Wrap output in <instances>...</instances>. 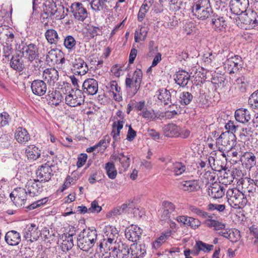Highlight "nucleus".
Instances as JSON below:
<instances>
[{
    "mask_svg": "<svg viewBox=\"0 0 258 258\" xmlns=\"http://www.w3.org/2000/svg\"><path fill=\"white\" fill-rule=\"evenodd\" d=\"M97 237L94 227H89L80 232L77 237V245L82 250L88 251L95 245Z\"/></svg>",
    "mask_w": 258,
    "mask_h": 258,
    "instance_id": "obj_1",
    "label": "nucleus"
},
{
    "mask_svg": "<svg viewBox=\"0 0 258 258\" xmlns=\"http://www.w3.org/2000/svg\"><path fill=\"white\" fill-rule=\"evenodd\" d=\"M226 198L229 205L235 209H240L247 203L244 194L236 188L228 189L226 192Z\"/></svg>",
    "mask_w": 258,
    "mask_h": 258,
    "instance_id": "obj_2",
    "label": "nucleus"
},
{
    "mask_svg": "<svg viewBox=\"0 0 258 258\" xmlns=\"http://www.w3.org/2000/svg\"><path fill=\"white\" fill-rule=\"evenodd\" d=\"M189 210L199 217L206 219L204 224L208 227H214L215 230H223L225 228V224L218 221L212 219L213 216L212 214L205 212L196 206H190Z\"/></svg>",
    "mask_w": 258,
    "mask_h": 258,
    "instance_id": "obj_3",
    "label": "nucleus"
},
{
    "mask_svg": "<svg viewBox=\"0 0 258 258\" xmlns=\"http://www.w3.org/2000/svg\"><path fill=\"white\" fill-rule=\"evenodd\" d=\"M236 137L233 132H225L222 133L216 139L217 146H219V150H231L236 145Z\"/></svg>",
    "mask_w": 258,
    "mask_h": 258,
    "instance_id": "obj_4",
    "label": "nucleus"
},
{
    "mask_svg": "<svg viewBox=\"0 0 258 258\" xmlns=\"http://www.w3.org/2000/svg\"><path fill=\"white\" fill-rule=\"evenodd\" d=\"M43 11L54 17L56 20H61L64 18V7L53 0H47L43 4Z\"/></svg>",
    "mask_w": 258,
    "mask_h": 258,
    "instance_id": "obj_5",
    "label": "nucleus"
},
{
    "mask_svg": "<svg viewBox=\"0 0 258 258\" xmlns=\"http://www.w3.org/2000/svg\"><path fill=\"white\" fill-rule=\"evenodd\" d=\"M66 103L71 107L80 106L84 103L85 96L81 90L76 88L75 90L72 89L69 94L65 97Z\"/></svg>",
    "mask_w": 258,
    "mask_h": 258,
    "instance_id": "obj_6",
    "label": "nucleus"
},
{
    "mask_svg": "<svg viewBox=\"0 0 258 258\" xmlns=\"http://www.w3.org/2000/svg\"><path fill=\"white\" fill-rule=\"evenodd\" d=\"M21 52L24 56H27L28 60L32 62L39 57L38 47L37 45L28 42H22Z\"/></svg>",
    "mask_w": 258,
    "mask_h": 258,
    "instance_id": "obj_7",
    "label": "nucleus"
},
{
    "mask_svg": "<svg viewBox=\"0 0 258 258\" xmlns=\"http://www.w3.org/2000/svg\"><path fill=\"white\" fill-rule=\"evenodd\" d=\"M257 17V13L251 10H246L244 13H241L237 16L235 20L238 26L242 27V24L250 25L256 24Z\"/></svg>",
    "mask_w": 258,
    "mask_h": 258,
    "instance_id": "obj_8",
    "label": "nucleus"
},
{
    "mask_svg": "<svg viewBox=\"0 0 258 258\" xmlns=\"http://www.w3.org/2000/svg\"><path fill=\"white\" fill-rule=\"evenodd\" d=\"M128 77H126L125 79V86L131 87V84H134L135 90L134 91L133 95H135L141 87V83L142 80L143 73L140 69H137L134 73V76L131 79L130 75H127Z\"/></svg>",
    "mask_w": 258,
    "mask_h": 258,
    "instance_id": "obj_9",
    "label": "nucleus"
},
{
    "mask_svg": "<svg viewBox=\"0 0 258 258\" xmlns=\"http://www.w3.org/2000/svg\"><path fill=\"white\" fill-rule=\"evenodd\" d=\"M25 187L28 195L31 197L39 195L43 190V186L38 179L28 180Z\"/></svg>",
    "mask_w": 258,
    "mask_h": 258,
    "instance_id": "obj_10",
    "label": "nucleus"
},
{
    "mask_svg": "<svg viewBox=\"0 0 258 258\" xmlns=\"http://www.w3.org/2000/svg\"><path fill=\"white\" fill-rule=\"evenodd\" d=\"M249 6V0H231L230 10L232 12L238 16L246 12Z\"/></svg>",
    "mask_w": 258,
    "mask_h": 258,
    "instance_id": "obj_11",
    "label": "nucleus"
},
{
    "mask_svg": "<svg viewBox=\"0 0 258 258\" xmlns=\"http://www.w3.org/2000/svg\"><path fill=\"white\" fill-rule=\"evenodd\" d=\"M98 90V82L93 78L86 79L82 84L83 94H86L88 95H95Z\"/></svg>",
    "mask_w": 258,
    "mask_h": 258,
    "instance_id": "obj_12",
    "label": "nucleus"
},
{
    "mask_svg": "<svg viewBox=\"0 0 258 258\" xmlns=\"http://www.w3.org/2000/svg\"><path fill=\"white\" fill-rule=\"evenodd\" d=\"M163 211L161 215L160 219L162 221H166L168 219H174L176 215L175 206L171 202L164 201L162 203Z\"/></svg>",
    "mask_w": 258,
    "mask_h": 258,
    "instance_id": "obj_13",
    "label": "nucleus"
},
{
    "mask_svg": "<svg viewBox=\"0 0 258 258\" xmlns=\"http://www.w3.org/2000/svg\"><path fill=\"white\" fill-rule=\"evenodd\" d=\"M142 232L143 230L140 227L137 225H132L126 228L125 230V235L126 238L135 243L140 240Z\"/></svg>",
    "mask_w": 258,
    "mask_h": 258,
    "instance_id": "obj_14",
    "label": "nucleus"
},
{
    "mask_svg": "<svg viewBox=\"0 0 258 258\" xmlns=\"http://www.w3.org/2000/svg\"><path fill=\"white\" fill-rule=\"evenodd\" d=\"M72 70L74 74L82 76L86 74L89 69L84 60L82 57L77 56L73 62Z\"/></svg>",
    "mask_w": 258,
    "mask_h": 258,
    "instance_id": "obj_15",
    "label": "nucleus"
},
{
    "mask_svg": "<svg viewBox=\"0 0 258 258\" xmlns=\"http://www.w3.org/2000/svg\"><path fill=\"white\" fill-rule=\"evenodd\" d=\"M71 9L74 18L79 21L83 22L87 17V10L84 8L81 3H73L71 7Z\"/></svg>",
    "mask_w": 258,
    "mask_h": 258,
    "instance_id": "obj_16",
    "label": "nucleus"
},
{
    "mask_svg": "<svg viewBox=\"0 0 258 258\" xmlns=\"http://www.w3.org/2000/svg\"><path fill=\"white\" fill-rule=\"evenodd\" d=\"M52 169L50 166L45 163L44 165L39 166L36 170V174L40 182H47L50 180L52 175Z\"/></svg>",
    "mask_w": 258,
    "mask_h": 258,
    "instance_id": "obj_17",
    "label": "nucleus"
},
{
    "mask_svg": "<svg viewBox=\"0 0 258 258\" xmlns=\"http://www.w3.org/2000/svg\"><path fill=\"white\" fill-rule=\"evenodd\" d=\"M130 248L126 244L122 243L118 247L114 246L109 252L114 258H130Z\"/></svg>",
    "mask_w": 258,
    "mask_h": 258,
    "instance_id": "obj_18",
    "label": "nucleus"
},
{
    "mask_svg": "<svg viewBox=\"0 0 258 258\" xmlns=\"http://www.w3.org/2000/svg\"><path fill=\"white\" fill-rule=\"evenodd\" d=\"M37 229L38 227L35 224H31L30 226H28L26 228L24 229V237L26 240L31 242L37 240L41 234L37 231Z\"/></svg>",
    "mask_w": 258,
    "mask_h": 258,
    "instance_id": "obj_19",
    "label": "nucleus"
},
{
    "mask_svg": "<svg viewBox=\"0 0 258 258\" xmlns=\"http://www.w3.org/2000/svg\"><path fill=\"white\" fill-rule=\"evenodd\" d=\"M31 88L33 93L39 96L44 95L47 91V85L41 80L33 81L31 83Z\"/></svg>",
    "mask_w": 258,
    "mask_h": 258,
    "instance_id": "obj_20",
    "label": "nucleus"
},
{
    "mask_svg": "<svg viewBox=\"0 0 258 258\" xmlns=\"http://www.w3.org/2000/svg\"><path fill=\"white\" fill-rule=\"evenodd\" d=\"M43 78L50 85L53 86L58 79V72L54 68L46 69L43 71Z\"/></svg>",
    "mask_w": 258,
    "mask_h": 258,
    "instance_id": "obj_21",
    "label": "nucleus"
},
{
    "mask_svg": "<svg viewBox=\"0 0 258 258\" xmlns=\"http://www.w3.org/2000/svg\"><path fill=\"white\" fill-rule=\"evenodd\" d=\"M225 192L224 186L218 183H213L209 188V195L213 199L222 198L224 195Z\"/></svg>",
    "mask_w": 258,
    "mask_h": 258,
    "instance_id": "obj_22",
    "label": "nucleus"
},
{
    "mask_svg": "<svg viewBox=\"0 0 258 258\" xmlns=\"http://www.w3.org/2000/svg\"><path fill=\"white\" fill-rule=\"evenodd\" d=\"M5 239L6 243L9 245L16 246L21 242V235L15 230H10L5 235Z\"/></svg>",
    "mask_w": 258,
    "mask_h": 258,
    "instance_id": "obj_23",
    "label": "nucleus"
},
{
    "mask_svg": "<svg viewBox=\"0 0 258 258\" xmlns=\"http://www.w3.org/2000/svg\"><path fill=\"white\" fill-rule=\"evenodd\" d=\"M190 76L186 71L181 70L176 72L174 81L180 87H184L188 84Z\"/></svg>",
    "mask_w": 258,
    "mask_h": 258,
    "instance_id": "obj_24",
    "label": "nucleus"
},
{
    "mask_svg": "<svg viewBox=\"0 0 258 258\" xmlns=\"http://www.w3.org/2000/svg\"><path fill=\"white\" fill-rule=\"evenodd\" d=\"M25 58L19 54L13 56L10 60V66L15 71L22 72L25 68Z\"/></svg>",
    "mask_w": 258,
    "mask_h": 258,
    "instance_id": "obj_25",
    "label": "nucleus"
},
{
    "mask_svg": "<svg viewBox=\"0 0 258 258\" xmlns=\"http://www.w3.org/2000/svg\"><path fill=\"white\" fill-rule=\"evenodd\" d=\"M131 250V258L142 257L146 253V247L145 243L138 244L133 243L130 247Z\"/></svg>",
    "mask_w": 258,
    "mask_h": 258,
    "instance_id": "obj_26",
    "label": "nucleus"
},
{
    "mask_svg": "<svg viewBox=\"0 0 258 258\" xmlns=\"http://www.w3.org/2000/svg\"><path fill=\"white\" fill-rule=\"evenodd\" d=\"M167 170L173 173L175 176L186 173L187 168L185 164L181 162H175L168 167Z\"/></svg>",
    "mask_w": 258,
    "mask_h": 258,
    "instance_id": "obj_27",
    "label": "nucleus"
},
{
    "mask_svg": "<svg viewBox=\"0 0 258 258\" xmlns=\"http://www.w3.org/2000/svg\"><path fill=\"white\" fill-rule=\"evenodd\" d=\"M14 30L7 26H0V39L6 38V43H12L14 42L15 35Z\"/></svg>",
    "mask_w": 258,
    "mask_h": 258,
    "instance_id": "obj_28",
    "label": "nucleus"
},
{
    "mask_svg": "<svg viewBox=\"0 0 258 258\" xmlns=\"http://www.w3.org/2000/svg\"><path fill=\"white\" fill-rule=\"evenodd\" d=\"M86 29L87 30V34L90 39H93L97 36H101L102 35L103 26H99L98 24H88Z\"/></svg>",
    "mask_w": 258,
    "mask_h": 258,
    "instance_id": "obj_29",
    "label": "nucleus"
},
{
    "mask_svg": "<svg viewBox=\"0 0 258 258\" xmlns=\"http://www.w3.org/2000/svg\"><path fill=\"white\" fill-rule=\"evenodd\" d=\"M163 134L167 137H179V127L175 124L169 123L163 127Z\"/></svg>",
    "mask_w": 258,
    "mask_h": 258,
    "instance_id": "obj_30",
    "label": "nucleus"
},
{
    "mask_svg": "<svg viewBox=\"0 0 258 258\" xmlns=\"http://www.w3.org/2000/svg\"><path fill=\"white\" fill-rule=\"evenodd\" d=\"M181 189L188 192L198 191L200 188L198 180H192L182 182L180 184Z\"/></svg>",
    "mask_w": 258,
    "mask_h": 258,
    "instance_id": "obj_31",
    "label": "nucleus"
},
{
    "mask_svg": "<svg viewBox=\"0 0 258 258\" xmlns=\"http://www.w3.org/2000/svg\"><path fill=\"white\" fill-rule=\"evenodd\" d=\"M235 117L237 121L244 123L247 122L250 119V115L247 109L241 108L235 111Z\"/></svg>",
    "mask_w": 258,
    "mask_h": 258,
    "instance_id": "obj_32",
    "label": "nucleus"
},
{
    "mask_svg": "<svg viewBox=\"0 0 258 258\" xmlns=\"http://www.w3.org/2000/svg\"><path fill=\"white\" fill-rule=\"evenodd\" d=\"M15 138L17 141L21 144H25L30 139L27 131L23 127H18L15 133Z\"/></svg>",
    "mask_w": 258,
    "mask_h": 258,
    "instance_id": "obj_33",
    "label": "nucleus"
},
{
    "mask_svg": "<svg viewBox=\"0 0 258 258\" xmlns=\"http://www.w3.org/2000/svg\"><path fill=\"white\" fill-rule=\"evenodd\" d=\"M50 91L48 92L49 94L47 98L48 103L51 105H54L55 106L58 105L63 100V96L61 93L57 91H52L51 93H50Z\"/></svg>",
    "mask_w": 258,
    "mask_h": 258,
    "instance_id": "obj_34",
    "label": "nucleus"
},
{
    "mask_svg": "<svg viewBox=\"0 0 258 258\" xmlns=\"http://www.w3.org/2000/svg\"><path fill=\"white\" fill-rule=\"evenodd\" d=\"M26 154L28 159L33 160H37L41 155L40 150L34 145L28 146L26 149Z\"/></svg>",
    "mask_w": 258,
    "mask_h": 258,
    "instance_id": "obj_35",
    "label": "nucleus"
},
{
    "mask_svg": "<svg viewBox=\"0 0 258 258\" xmlns=\"http://www.w3.org/2000/svg\"><path fill=\"white\" fill-rule=\"evenodd\" d=\"M133 209V202H129L128 204L124 203L120 207L114 208L111 213L114 216L120 215L129 213L130 210Z\"/></svg>",
    "mask_w": 258,
    "mask_h": 258,
    "instance_id": "obj_36",
    "label": "nucleus"
},
{
    "mask_svg": "<svg viewBox=\"0 0 258 258\" xmlns=\"http://www.w3.org/2000/svg\"><path fill=\"white\" fill-rule=\"evenodd\" d=\"M45 37L48 42L51 44H56L60 39L56 30L48 28L46 29Z\"/></svg>",
    "mask_w": 258,
    "mask_h": 258,
    "instance_id": "obj_37",
    "label": "nucleus"
},
{
    "mask_svg": "<svg viewBox=\"0 0 258 258\" xmlns=\"http://www.w3.org/2000/svg\"><path fill=\"white\" fill-rule=\"evenodd\" d=\"M158 98L165 105H167L171 101V95L169 91L166 89H159L157 91Z\"/></svg>",
    "mask_w": 258,
    "mask_h": 258,
    "instance_id": "obj_38",
    "label": "nucleus"
},
{
    "mask_svg": "<svg viewBox=\"0 0 258 258\" xmlns=\"http://www.w3.org/2000/svg\"><path fill=\"white\" fill-rule=\"evenodd\" d=\"M245 160V167L246 168H251L256 164V158L252 152H245L243 154Z\"/></svg>",
    "mask_w": 258,
    "mask_h": 258,
    "instance_id": "obj_39",
    "label": "nucleus"
},
{
    "mask_svg": "<svg viewBox=\"0 0 258 258\" xmlns=\"http://www.w3.org/2000/svg\"><path fill=\"white\" fill-rule=\"evenodd\" d=\"M208 9H212L210 0H199L193 5L191 11L198 10L205 11Z\"/></svg>",
    "mask_w": 258,
    "mask_h": 258,
    "instance_id": "obj_40",
    "label": "nucleus"
},
{
    "mask_svg": "<svg viewBox=\"0 0 258 258\" xmlns=\"http://www.w3.org/2000/svg\"><path fill=\"white\" fill-rule=\"evenodd\" d=\"M139 114L149 121H155L159 118L158 112H156L153 109L149 110L146 108Z\"/></svg>",
    "mask_w": 258,
    "mask_h": 258,
    "instance_id": "obj_41",
    "label": "nucleus"
},
{
    "mask_svg": "<svg viewBox=\"0 0 258 258\" xmlns=\"http://www.w3.org/2000/svg\"><path fill=\"white\" fill-rule=\"evenodd\" d=\"M194 15L197 17V18L201 20H206L212 16L213 14V11L212 9H208V10H206L205 11H203L202 10H198L195 11H191Z\"/></svg>",
    "mask_w": 258,
    "mask_h": 258,
    "instance_id": "obj_42",
    "label": "nucleus"
},
{
    "mask_svg": "<svg viewBox=\"0 0 258 258\" xmlns=\"http://www.w3.org/2000/svg\"><path fill=\"white\" fill-rule=\"evenodd\" d=\"M77 41L72 35H67L64 38L63 45L69 52L72 51L75 48Z\"/></svg>",
    "mask_w": 258,
    "mask_h": 258,
    "instance_id": "obj_43",
    "label": "nucleus"
},
{
    "mask_svg": "<svg viewBox=\"0 0 258 258\" xmlns=\"http://www.w3.org/2000/svg\"><path fill=\"white\" fill-rule=\"evenodd\" d=\"M105 169L109 178L113 179L116 178L117 172L113 162H109L106 163L105 164Z\"/></svg>",
    "mask_w": 258,
    "mask_h": 258,
    "instance_id": "obj_44",
    "label": "nucleus"
},
{
    "mask_svg": "<svg viewBox=\"0 0 258 258\" xmlns=\"http://www.w3.org/2000/svg\"><path fill=\"white\" fill-rule=\"evenodd\" d=\"M92 9L95 11H101L104 9H109V6L102 0H92L90 3Z\"/></svg>",
    "mask_w": 258,
    "mask_h": 258,
    "instance_id": "obj_45",
    "label": "nucleus"
},
{
    "mask_svg": "<svg viewBox=\"0 0 258 258\" xmlns=\"http://www.w3.org/2000/svg\"><path fill=\"white\" fill-rule=\"evenodd\" d=\"M248 103L252 110H258V90L250 95Z\"/></svg>",
    "mask_w": 258,
    "mask_h": 258,
    "instance_id": "obj_46",
    "label": "nucleus"
},
{
    "mask_svg": "<svg viewBox=\"0 0 258 258\" xmlns=\"http://www.w3.org/2000/svg\"><path fill=\"white\" fill-rule=\"evenodd\" d=\"M193 99V95L188 92H182L179 98V101L182 105H188Z\"/></svg>",
    "mask_w": 258,
    "mask_h": 258,
    "instance_id": "obj_47",
    "label": "nucleus"
},
{
    "mask_svg": "<svg viewBox=\"0 0 258 258\" xmlns=\"http://www.w3.org/2000/svg\"><path fill=\"white\" fill-rule=\"evenodd\" d=\"M212 17L211 23L216 28H219L226 26L225 21L223 17L219 16L217 14H213Z\"/></svg>",
    "mask_w": 258,
    "mask_h": 258,
    "instance_id": "obj_48",
    "label": "nucleus"
},
{
    "mask_svg": "<svg viewBox=\"0 0 258 258\" xmlns=\"http://www.w3.org/2000/svg\"><path fill=\"white\" fill-rule=\"evenodd\" d=\"M119 162L124 170H126L130 165V155L128 154L125 155L124 153H119Z\"/></svg>",
    "mask_w": 258,
    "mask_h": 258,
    "instance_id": "obj_49",
    "label": "nucleus"
},
{
    "mask_svg": "<svg viewBox=\"0 0 258 258\" xmlns=\"http://www.w3.org/2000/svg\"><path fill=\"white\" fill-rule=\"evenodd\" d=\"M52 16H50L49 14L45 12H42L40 14V21L42 24V28L46 29L49 27V21L50 19H53Z\"/></svg>",
    "mask_w": 258,
    "mask_h": 258,
    "instance_id": "obj_50",
    "label": "nucleus"
},
{
    "mask_svg": "<svg viewBox=\"0 0 258 258\" xmlns=\"http://www.w3.org/2000/svg\"><path fill=\"white\" fill-rule=\"evenodd\" d=\"M213 160L214 161L213 167H212L213 170L218 172H220L223 170H225L226 165L225 161L219 160L217 157L216 159L213 158Z\"/></svg>",
    "mask_w": 258,
    "mask_h": 258,
    "instance_id": "obj_51",
    "label": "nucleus"
},
{
    "mask_svg": "<svg viewBox=\"0 0 258 258\" xmlns=\"http://www.w3.org/2000/svg\"><path fill=\"white\" fill-rule=\"evenodd\" d=\"M15 189L16 197L24 204V202L26 200L27 195H28L26 188L18 187Z\"/></svg>",
    "mask_w": 258,
    "mask_h": 258,
    "instance_id": "obj_52",
    "label": "nucleus"
},
{
    "mask_svg": "<svg viewBox=\"0 0 258 258\" xmlns=\"http://www.w3.org/2000/svg\"><path fill=\"white\" fill-rule=\"evenodd\" d=\"M196 246L199 247V250L203 251L205 252L210 251L214 248L213 245L207 244L202 241H197Z\"/></svg>",
    "mask_w": 258,
    "mask_h": 258,
    "instance_id": "obj_53",
    "label": "nucleus"
},
{
    "mask_svg": "<svg viewBox=\"0 0 258 258\" xmlns=\"http://www.w3.org/2000/svg\"><path fill=\"white\" fill-rule=\"evenodd\" d=\"M169 236L168 233L167 234H163L159 237L154 242H153V247L155 249L158 248Z\"/></svg>",
    "mask_w": 258,
    "mask_h": 258,
    "instance_id": "obj_54",
    "label": "nucleus"
},
{
    "mask_svg": "<svg viewBox=\"0 0 258 258\" xmlns=\"http://www.w3.org/2000/svg\"><path fill=\"white\" fill-rule=\"evenodd\" d=\"M10 115L7 112L0 113V127H2L8 124Z\"/></svg>",
    "mask_w": 258,
    "mask_h": 258,
    "instance_id": "obj_55",
    "label": "nucleus"
},
{
    "mask_svg": "<svg viewBox=\"0 0 258 258\" xmlns=\"http://www.w3.org/2000/svg\"><path fill=\"white\" fill-rule=\"evenodd\" d=\"M57 53L54 50H50L46 56V61L47 63H55Z\"/></svg>",
    "mask_w": 258,
    "mask_h": 258,
    "instance_id": "obj_56",
    "label": "nucleus"
},
{
    "mask_svg": "<svg viewBox=\"0 0 258 258\" xmlns=\"http://www.w3.org/2000/svg\"><path fill=\"white\" fill-rule=\"evenodd\" d=\"M121 90V88L118 85H117L116 81H112L110 83V91L112 92L114 96V98L116 100H117V95L116 94V92L119 93Z\"/></svg>",
    "mask_w": 258,
    "mask_h": 258,
    "instance_id": "obj_57",
    "label": "nucleus"
},
{
    "mask_svg": "<svg viewBox=\"0 0 258 258\" xmlns=\"http://www.w3.org/2000/svg\"><path fill=\"white\" fill-rule=\"evenodd\" d=\"M102 210L101 207L99 206L97 201H94L92 202L91 207L89 208V213H99Z\"/></svg>",
    "mask_w": 258,
    "mask_h": 258,
    "instance_id": "obj_58",
    "label": "nucleus"
},
{
    "mask_svg": "<svg viewBox=\"0 0 258 258\" xmlns=\"http://www.w3.org/2000/svg\"><path fill=\"white\" fill-rule=\"evenodd\" d=\"M208 209L210 211H213L217 210L220 212L224 211L225 209V206L224 205H218L210 203L208 205Z\"/></svg>",
    "mask_w": 258,
    "mask_h": 258,
    "instance_id": "obj_59",
    "label": "nucleus"
},
{
    "mask_svg": "<svg viewBox=\"0 0 258 258\" xmlns=\"http://www.w3.org/2000/svg\"><path fill=\"white\" fill-rule=\"evenodd\" d=\"M133 106L137 111H143L145 110L146 108V102L145 101H141L139 102L134 101L133 102Z\"/></svg>",
    "mask_w": 258,
    "mask_h": 258,
    "instance_id": "obj_60",
    "label": "nucleus"
},
{
    "mask_svg": "<svg viewBox=\"0 0 258 258\" xmlns=\"http://www.w3.org/2000/svg\"><path fill=\"white\" fill-rule=\"evenodd\" d=\"M188 221V226L194 229L197 228L201 225V222L198 219L189 217Z\"/></svg>",
    "mask_w": 258,
    "mask_h": 258,
    "instance_id": "obj_61",
    "label": "nucleus"
},
{
    "mask_svg": "<svg viewBox=\"0 0 258 258\" xmlns=\"http://www.w3.org/2000/svg\"><path fill=\"white\" fill-rule=\"evenodd\" d=\"M233 177L230 173V175L226 172L223 175V177L221 178V181L223 184L225 185L230 184L233 181Z\"/></svg>",
    "mask_w": 258,
    "mask_h": 258,
    "instance_id": "obj_62",
    "label": "nucleus"
},
{
    "mask_svg": "<svg viewBox=\"0 0 258 258\" xmlns=\"http://www.w3.org/2000/svg\"><path fill=\"white\" fill-rule=\"evenodd\" d=\"M87 159V155L85 153H83L80 155V156L78 158V161L77 162V166L78 168L83 166Z\"/></svg>",
    "mask_w": 258,
    "mask_h": 258,
    "instance_id": "obj_63",
    "label": "nucleus"
},
{
    "mask_svg": "<svg viewBox=\"0 0 258 258\" xmlns=\"http://www.w3.org/2000/svg\"><path fill=\"white\" fill-rule=\"evenodd\" d=\"M137 136V132L133 129L131 125H130L129 128L126 135V140L128 141H133Z\"/></svg>",
    "mask_w": 258,
    "mask_h": 258,
    "instance_id": "obj_64",
    "label": "nucleus"
}]
</instances>
